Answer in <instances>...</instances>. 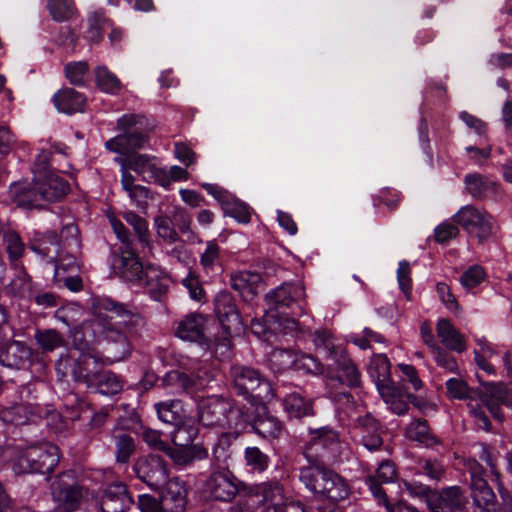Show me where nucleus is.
<instances>
[{
	"label": "nucleus",
	"mask_w": 512,
	"mask_h": 512,
	"mask_svg": "<svg viewBox=\"0 0 512 512\" xmlns=\"http://www.w3.org/2000/svg\"><path fill=\"white\" fill-rule=\"evenodd\" d=\"M93 318L82 322L71 332L72 345L83 355L95 352L86 336L119 346L121 357L131 351L130 338L144 326L142 316L128 305L109 297H95L91 304Z\"/></svg>",
	"instance_id": "obj_1"
},
{
	"label": "nucleus",
	"mask_w": 512,
	"mask_h": 512,
	"mask_svg": "<svg viewBox=\"0 0 512 512\" xmlns=\"http://www.w3.org/2000/svg\"><path fill=\"white\" fill-rule=\"evenodd\" d=\"M447 393L450 398L458 400H470L468 408L475 417L480 429L489 431L491 424L489 418L476 401V396L487 408L493 418L502 422L504 415L500 406L504 405L512 410V386L502 383H485L479 392L472 391L465 381L459 378H450L446 382Z\"/></svg>",
	"instance_id": "obj_2"
},
{
	"label": "nucleus",
	"mask_w": 512,
	"mask_h": 512,
	"mask_svg": "<svg viewBox=\"0 0 512 512\" xmlns=\"http://www.w3.org/2000/svg\"><path fill=\"white\" fill-rule=\"evenodd\" d=\"M116 268L124 281L147 287L154 299H159L167 292L168 285L164 273L154 265L143 266L131 248L122 251Z\"/></svg>",
	"instance_id": "obj_3"
},
{
	"label": "nucleus",
	"mask_w": 512,
	"mask_h": 512,
	"mask_svg": "<svg viewBox=\"0 0 512 512\" xmlns=\"http://www.w3.org/2000/svg\"><path fill=\"white\" fill-rule=\"evenodd\" d=\"M299 480L314 495L332 503L347 499L351 493L347 480L324 465L301 467Z\"/></svg>",
	"instance_id": "obj_4"
},
{
	"label": "nucleus",
	"mask_w": 512,
	"mask_h": 512,
	"mask_svg": "<svg viewBox=\"0 0 512 512\" xmlns=\"http://www.w3.org/2000/svg\"><path fill=\"white\" fill-rule=\"evenodd\" d=\"M310 438L305 444L303 455L307 466L334 465L348 452V445L341 440L337 431L321 427L309 431Z\"/></svg>",
	"instance_id": "obj_5"
},
{
	"label": "nucleus",
	"mask_w": 512,
	"mask_h": 512,
	"mask_svg": "<svg viewBox=\"0 0 512 512\" xmlns=\"http://www.w3.org/2000/svg\"><path fill=\"white\" fill-rule=\"evenodd\" d=\"M59 461V448L51 443H43L17 451L12 459V469L16 474H50Z\"/></svg>",
	"instance_id": "obj_6"
},
{
	"label": "nucleus",
	"mask_w": 512,
	"mask_h": 512,
	"mask_svg": "<svg viewBox=\"0 0 512 512\" xmlns=\"http://www.w3.org/2000/svg\"><path fill=\"white\" fill-rule=\"evenodd\" d=\"M229 378L234 391L246 399L268 401L275 396L271 383L253 367L233 364Z\"/></svg>",
	"instance_id": "obj_7"
},
{
	"label": "nucleus",
	"mask_w": 512,
	"mask_h": 512,
	"mask_svg": "<svg viewBox=\"0 0 512 512\" xmlns=\"http://www.w3.org/2000/svg\"><path fill=\"white\" fill-rule=\"evenodd\" d=\"M102 369L103 360L97 351L79 355L77 358L69 353H62L55 363L58 379L64 380L70 375L75 382L84 383L87 387Z\"/></svg>",
	"instance_id": "obj_8"
},
{
	"label": "nucleus",
	"mask_w": 512,
	"mask_h": 512,
	"mask_svg": "<svg viewBox=\"0 0 512 512\" xmlns=\"http://www.w3.org/2000/svg\"><path fill=\"white\" fill-rule=\"evenodd\" d=\"M0 365L14 370H30L42 373L45 369L41 353L25 342L6 340V334L0 340Z\"/></svg>",
	"instance_id": "obj_9"
},
{
	"label": "nucleus",
	"mask_w": 512,
	"mask_h": 512,
	"mask_svg": "<svg viewBox=\"0 0 512 512\" xmlns=\"http://www.w3.org/2000/svg\"><path fill=\"white\" fill-rule=\"evenodd\" d=\"M468 469L471 477V496L481 512H512L509 504H505L502 508L498 506L496 496L484 479V469L479 463L471 462Z\"/></svg>",
	"instance_id": "obj_10"
},
{
	"label": "nucleus",
	"mask_w": 512,
	"mask_h": 512,
	"mask_svg": "<svg viewBox=\"0 0 512 512\" xmlns=\"http://www.w3.org/2000/svg\"><path fill=\"white\" fill-rule=\"evenodd\" d=\"M234 415H238V412L223 397H207L198 404V421L205 427H232Z\"/></svg>",
	"instance_id": "obj_11"
},
{
	"label": "nucleus",
	"mask_w": 512,
	"mask_h": 512,
	"mask_svg": "<svg viewBox=\"0 0 512 512\" xmlns=\"http://www.w3.org/2000/svg\"><path fill=\"white\" fill-rule=\"evenodd\" d=\"M453 220L467 233L475 236L480 243H483L492 235L495 226L491 215L472 205L462 207L453 216Z\"/></svg>",
	"instance_id": "obj_12"
},
{
	"label": "nucleus",
	"mask_w": 512,
	"mask_h": 512,
	"mask_svg": "<svg viewBox=\"0 0 512 512\" xmlns=\"http://www.w3.org/2000/svg\"><path fill=\"white\" fill-rule=\"evenodd\" d=\"M270 368L277 373L290 368L303 369L311 374H320L323 371L321 363L310 355L298 357L292 350L277 348L269 356Z\"/></svg>",
	"instance_id": "obj_13"
},
{
	"label": "nucleus",
	"mask_w": 512,
	"mask_h": 512,
	"mask_svg": "<svg viewBox=\"0 0 512 512\" xmlns=\"http://www.w3.org/2000/svg\"><path fill=\"white\" fill-rule=\"evenodd\" d=\"M133 470L136 476L151 489H158L167 482V465L160 456L140 457L135 462Z\"/></svg>",
	"instance_id": "obj_14"
},
{
	"label": "nucleus",
	"mask_w": 512,
	"mask_h": 512,
	"mask_svg": "<svg viewBox=\"0 0 512 512\" xmlns=\"http://www.w3.org/2000/svg\"><path fill=\"white\" fill-rule=\"evenodd\" d=\"M156 157L148 154L132 153L126 157H117L116 163H126L130 170L137 173L142 180L157 184L167 183L165 168L157 165Z\"/></svg>",
	"instance_id": "obj_15"
},
{
	"label": "nucleus",
	"mask_w": 512,
	"mask_h": 512,
	"mask_svg": "<svg viewBox=\"0 0 512 512\" xmlns=\"http://www.w3.org/2000/svg\"><path fill=\"white\" fill-rule=\"evenodd\" d=\"M305 296V287L301 282H285L270 290L265 295V302L270 310L280 311L293 304H299L301 307Z\"/></svg>",
	"instance_id": "obj_16"
},
{
	"label": "nucleus",
	"mask_w": 512,
	"mask_h": 512,
	"mask_svg": "<svg viewBox=\"0 0 512 512\" xmlns=\"http://www.w3.org/2000/svg\"><path fill=\"white\" fill-rule=\"evenodd\" d=\"M215 313L229 335L239 334L242 331V320L234 297L227 291H220L214 299Z\"/></svg>",
	"instance_id": "obj_17"
},
{
	"label": "nucleus",
	"mask_w": 512,
	"mask_h": 512,
	"mask_svg": "<svg viewBox=\"0 0 512 512\" xmlns=\"http://www.w3.org/2000/svg\"><path fill=\"white\" fill-rule=\"evenodd\" d=\"M205 491L212 499L229 502L238 493L236 478L229 470L215 471L206 480Z\"/></svg>",
	"instance_id": "obj_18"
},
{
	"label": "nucleus",
	"mask_w": 512,
	"mask_h": 512,
	"mask_svg": "<svg viewBox=\"0 0 512 512\" xmlns=\"http://www.w3.org/2000/svg\"><path fill=\"white\" fill-rule=\"evenodd\" d=\"M467 504V499L458 486L443 488L434 491L430 496L429 509L432 512H462Z\"/></svg>",
	"instance_id": "obj_19"
},
{
	"label": "nucleus",
	"mask_w": 512,
	"mask_h": 512,
	"mask_svg": "<svg viewBox=\"0 0 512 512\" xmlns=\"http://www.w3.org/2000/svg\"><path fill=\"white\" fill-rule=\"evenodd\" d=\"M176 336L182 340L197 343L201 347H209L206 336V318L200 313L186 315L178 324Z\"/></svg>",
	"instance_id": "obj_20"
},
{
	"label": "nucleus",
	"mask_w": 512,
	"mask_h": 512,
	"mask_svg": "<svg viewBox=\"0 0 512 512\" xmlns=\"http://www.w3.org/2000/svg\"><path fill=\"white\" fill-rule=\"evenodd\" d=\"M52 495L60 512H75L79 509L84 488L79 484H67L62 480L52 485Z\"/></svg>",
	"instance_id": "obj_21"
},
{
	"label": "nucleus",
	"mask_w": 512,
	"mask_h": 512,
	"mask_svg": "<svg viewBox=\"0 0 512 512\" xmlns=\"http://www.w3.org/2000/svg\"><path fill=\"white\" fill-rule=\"evenodd\" d=\"M132 504V497L126 485L121 482L108 485L100 498L102 512H126Z\"/></svg>",
	"instance_id": "obj_22"
},
{
	"label": "nucleus",
	"mask_w": 512,
	"mask_h": 512,
	"mask_svg": "<svg viewBox=\"0 0 512 512\" xmlns=\"http://www.w3.org/2000/svg\"><path fill=\"white\" fill-rule=\"evenodd\" d=\"M149 136L142 130L119 134L105 143L106 149L111 152L124 155L125 157L135 153L137 149L148 146Z\"/></svg>",
	"instance_id": "obj_23"
},
{
	"label": "nucleus",
	"mask_w": 512,
	"mask_h": 512,
	"mask_svg": "<svg viewBox=\"0 0 512 512\" xmlns=\"http://www.w3.org/2000/svg\"><path fill=\"white\" fill-rule=\"evenodd\" d=\"M355 428L359 431L361 442L367 450L373 452L382 448V429L370 413L358 416L355 420Z\"/></svg>",
	"instance_id": "obj_24"
},
{
	"label": "nucleus",
	"mask_w": 512,
	"mask_h": 512,
	"mask_svg": "<svg viewBox=\"0 0 512 512\" xmlns=\"http://www.w3.org/2000/svg\"><path fill=\"white\" fill-rule=\"evenodd\" d=\"M161 493L162 509L164 512H184L187 505V488L178 478H172L165 483Z\"/></svg>",
	"instance_id": "obj_25"
},
{
	"label": "nucleus",
	"mask_w": 512,
	"mask_h": 512,
	"mask_svg": "<svg viewBox=\"0 0 512 512\" xmlns=\"http://www.w3.org/2000/svg\"><path fill=\"white\" fill-rule=\"evenodd\" d=\"M35 179L45 204L62 199L69 190L68 182L54 173L35 176Z\"/></svg>",
	"instance_id": "obj_26"
},
{
	"label": "nucleus",
	"mask_w": 512,
	"mask_h": 512,
	"mask_svg": "<svg viewBox=\"0 0 512 512\" xmlns=\"http://www.w3.org/2000/svg\"><path fill=\"white\" fill-rule=\"evenodd\" d=\"M259 489L263 494L264 501L268 505L274 506L277 512H305L299 503L284 502L283 488L279 482L262 483Z\"/></svg>",
	"instance_id": "obj_27"
},
{
	"label": "nucleus",
	"mask_w": 512,
	"mask_h": 512,
	"mask_svg": "<svg viewBox=\"0 0 512 512\" xmlns=\"http://www.w3.org/2000/svg\"><path fill=\"white\" fill-rule=\"evenodd\" d=\"M331 379L349 388H355L360 385V372L350 358L340 355L335 360Z\"/></svg>",
	"instance_id": "obj_28"
},
{
	"label": "nucleus",
	"mask_w": 512,
	"mask_h": 512,
	"mask_svg": "<svg viewBox=\"0 0 512 512\" xmlns=\"http://www.w3.org/2000/svg\"><path fill=\"white\" fill-rule=\"evenodd\" d=\"M10 194L14 202L24 209L41 208L45 206L40 189L36 188V179L33 185L14 184L10 188Z\"/></svg>",
	"instance_id": "obj_29"
},
{
	"label": "nucleus",
	"mask_w": 512,
	"mask_h": 512,
	"mask_svg": "<svg viewBox=\"0 0 512 512\" xmlns=\"http://www.w3.org/2000/svg\"><path fill=\"white\" fill-rule=\"evenodd\" d=\"M53 103L59 112L73 114L82 112L86 106V98L73 88H63L53 96Z\"/></svg>",
	"instance_id": "obj_30"
},
{
	"label": "nucleus",
	"mask_w": 512,
	"mask_h": 512,
	"mask_svg": "<svg viewBox=\"0 0 512 512\" xmlns=\"http://www.w3.org/2000/svg\"><path fill=\"white\" fill-rule=\"evenodd\" d=\"M438 337L442 344L450 350L463 352L466 349L464 336L445 318L438 320L436 325Z\"/></svg>",
	"instance_id": "obj_31"
},
{
	"label": "nucleus",
	"mask_w": 512,
	"mask_h": 512,
	"mask_svg": "<svg viewBox=\"0 0 512 512\" xmlns=\"http://www.w3.org/2000/svg\"><path fill=\"white\" fill-rule=\"evenodd\" d=\"M122 387L123 383L120 377L112 371L103 368L88 386V389L101 395L113 396L119 393Z\"/></svg>",
	"instance_id": "obj_32"
},
{
	"label": "nucleus",
	"mask_w": 512,
	"mask_h": 512,
	"mask_svg": "<svg viewBox=\"0 0 512 512\" xmlns=\"http://www.w3.org/2000/svg\"><path fill=\"white\" fill-rule=\"evenodd\" d=\"M178 466H188L195 461H201L208 457V451L201 445L173 448L168 446L164 452Z\"/></svg>",
	"instance_id": "obj_33"
},
{
	"label": "nucleus",
	"mask_w": 512,
	"mask_h": 512,
	"mask_svg": "<svg viewBox=\"0 0 512 512\" xmlns=\"http://www.w3.org/2000/svg\"><path fill=\"white\" fill-rule=\"evenodd\" d=\"M34 341L38 347L36 350L41 353L42 358L44 354L51 353L56 349L65 347L67 344L64 335L58 330L52 328L36 329L34 333Z\"/></svg>",
	"instance_id": "obj_34"
},
{
	"label": "nucleus",
	"mask_w": 512,
	"mask_h": 512,
	"mask_svg": "<svg viewBox=\"0 0 512 512\" xmlns=\"http://www.w3.org/2000/svg\"><path fill=\"white\" fill-rule=\"evenodd\" d=\"M158 419L173 427H179L184 423V410L182 402L178 399H171L154 404Z\"/></svg>",
	"instance_id": "obj_35"
},
{
	"label": "nucleus",
	"mask_w": 512,
	"mask_h": 512,
	"mask_svg": "<svg viewBox=\"0 0 512 512\" xmlns=\"http://www.w3.org/2000/svg\"><path fill=\"white\" fill-rule=\"evenodd\" d=\"M466 192L475 199H482L488 193H496L498 184L479 173L467 174L464 178Z\"/></svg>",
	"instance_id": "obj_36"
},
{
	"label": "nucleus",
	"mask_w": 512,
	"mask_h": 512,
	"mask_svg": "<svg viewBox=\"0 0 512 512\" xmlns=\"http://www.w3.org/2000/svg\"><path fill=\"white\" fill-rule=\"evenodd\" d=\"M261 281L260 274L250 271H239L231 274L230 285L242 296L254 295L258 284Z\"/></svg>",
	"instance_id": "obj_37"
},
{
	"label": "nucleus",
	"mask_w": 512,
	"mask_h": 512,
	"mask_svg": "<svg viewBox=\"0 0 512 512\" xmlns=\"http://www.w3.org/2000/svg\"><path fill=\"white\" fill-rule=\"evenodd\" d=\"M409 439L419 442L425 447L431 448L439 444V439L432 433L426 420L415 419L407 427Z\"/></svg>",
	"instance_id": "obj_38"
},
{
	"label": "nucleus",
	"mask_w": 512,
	"mask_h": 512,
	"mask_svg": "<svg viewBox=\"0 0 512 512\" xmlns=\"http://www.w3.org/2000/svg\"><path fill=\"white\" fill-rule=\"evenodd\" d=\"M252 427L263 438H277L282 431L281 422L267 412L259 413L254 419Z\"/></svg>",
	"instance_id": "obj_39"
},
{
	"label": "nucleus",
	"mask_w": 512,
	"mask_h": 512,
	"mask_svg": "<svg viewBox=\"0 0 512 512\" xmlns=\"http://www.w3.org/2000/svg\"><path fill=\"white\" fill-rule=\"evenodd\" d=\"M162 382L165 387L171 388L175 394L194 392L193 385L195 383L192 380V376L180 370L169 371L164 376Z\"/></svg>",
	"instance_id": "obj_40"
},
{
	"label": "nucleus",
	"mask_w": 512,
	"mask_h": 512,
	"mask_svg": "<svg viewBox=\"0 0 512 512\" xmlns=\"http://www.w3.org/2000/svg\"><path fill=\"white\" fill-rule=\"evenodd\" d=\"M284 409L290 417L300 419L312 415V404L298 393L287 395L283 401Z\"/></svg>",
	"instance_id": "obj_41"
},
{
	"label": "nucleus",
	"mask_w": 512,
	"mask_h": 512,
	"mask_svg": "<svg viewBox=\"0 0 512 512\" xmlns=\"http://www.w3.org/2000/svg\"><path fill=\"white\" fill-rule=\"evenodd\" d=\"M244 461L248 470L252 473H263L270 464L269 456L256 446L245 448Z\"/></svg>",
	"instance_id": "obj_42"
},
{
	"label": "nucleus",
	"mask_w": 512,
	"mask_h": 512,
	"mask_svg": "<svg viewBox=\"0 0 512 512\" xmlns=\"http://www.w3.org/2000/svg\"><path fill=\"white\" fill-rule=\"evenodd\" d=\"M200 265L206 274L221 269L220 247L215 241H208L204 252L200 255Z\"/></svg>",
	"instance_id": "obj_43"
},
{
	"label": "nucleus",
	"mask_w": 512,
	"mask_h": 512,
	"mask_svg": "<svg viewBox=\"0 0 512 512\" xmlns=\"http://www.w3.org/2000/svg\"><path fill=\"white\" fill-rule=\"evenodd\" d=\"M231 434H222L212 451V465L219 470H228V460L231 458L229 452Z\"/></svg>",
	"instance_id": "obj_44"
},
{
	"label": "nucleus",
	"mask_w": 512,
	"mask_h": 512,
	"mask_svg": "<svg viewBox=\"0 0 512 512\" xmlns=\"http://www.w3.org/2000/svg\"><path fill=\"white\" fill-rule=\"evenodd\" d=\"M115 456L119 463H126L135 451L134 439L127 433L118 431L113 435Z\"/></svg>",
	"instance_id": "obj_45"
},
{
	"label": "nucleus",
	"mask_w": 512,
	"mask_h": 512,
	"mask_svg": "<svg viewBox=\"0 0 512 512\" xmlns=\"http://www.w3.org/2000/svg\"><path fill=\"white\" fill-rule=\"evenodd\" d=\"M49 245L56 247V252H60V239L56 232L47 231L36 237L29 245V248L42 257H47L50 253Z\"/></svg>",
	"instance_id": "obj_46"
},
{
	"label": "nucleus",
	"mask_w": 512,
	"mask_h": 512,
	"mask_svg": "<svg viewBox=\"0 0 512 512\" xmlns=\"http://www.w3.org/2000/svg\"><path fill=\"white\" fill-rule=\"evenodd\" d=\"M47 8L57 22L70 20L76 12L73 0H48Z\"/></svg>",
	"instance_id": "obj_47"
},
{
	"label": "nucleus",
	"mask_w": 512,
	"mask_h": 512,
	"mask_svg": "<svg viewBox=\"0 0 512 512\" xmlns=\"http://www.w3.org/2000/svg\"><path fill=\"white\" fill-rule=\"evenodd\" d=\"M379 393L395 414L403 415L407 412L408 403L392 386H379Z\"/></svg>",
	"instance_id": "obj_48"
},
{
	"label": "nucleus",
	"mask_w": 512,
	"mask_h": 512,
	"mask_svg": "<svg viewBox=\"0 0 512 512\" xmlns=\"http://www.w3.org/2000/svg\"><path fill=\"white\" fill-rule=\"evenodd\" d=\"M95 78L97 86L106 93L116 94L121 89L120 80L104 66L97 67Z\"/></svg>",
	"instance_id": "obj_49"
},
{
	"label": "nucleus",
	"mask_w": 512,
	"mask_h": 512,
	"mask_svg": "<svg viewBox=\"0 0 512 512\" xmlns=\"http://www.w3.org/2000/svg\"><path fill=\"white\" fill-rule=\"evenodd\" d=\"M371 376L375 379V384L379 390V386H389L387 381L389 380L390 364L388 359L383 356H377L371 363L369 368Z\"/></svg>",
	"instance_id": "obj_50"
},
{
	"label": "nucleus",
	"mask_w": 512,
	"mask_h": 512,
	"mask_svg": "<svg viewBox=\"0 0 512 512\" xmlns=\"http://www.w3.org/2000/svg\"><path fill=\"white\" fill-rule=\"evenodd\" d=\"M88 29L85 38L91 43H98L102 40V30L107 25V19L102 12L92 13L88 19Z\"/></svg>",
	"instance_id": "obj_51"
},
{
	"label": "nucleus",
	"mask_w": 512,
	"mask_h": 512,
	"mask_svg": "<svg viewBox=\"0 0 512 512\" xmlns=\"http://www.w3.org/2000/svg\"><path fill=\"white\" fill-rule=\"evenodd\" d=\"M154 226L158 237L168 243H175L180 240L177 230L171 221V218L159 215L154 219Z\"/></svg>",
	"instance_id": "obj_52"
},
{
	"label": "nucleus",
	"mask_w": 512,
	"mask_h": 512,
	"mask_svg": "<svg viewBox=\"0 0 512 512\" xmlns=\"http://www.w3.org/2000/svg\"><path fill=\"white\" fill-rule=\"evenodd\" d=\"M125 221L133 228L138 241L146 246L149 244V230L147 221L132 211L123 213Z\"/></svg>",
	"instance_id": "obj_53"
},
{
	"label": "nucleus",
	"mask_w": 512,
	"mask_h": 512,
	"mask_svg": "<svg viewBox=\"0 0 512 512\" xmlns=\"http://www.w3.org/2000/svg\"><path fill=\"white\" fill-rule=\"evenodd\" d=\"M6 251L11 262L19 260L25 251L21 237L15 231H7L3 235Z\"/></svg>",
	"instance_id": "obj_54"
},
{
	"label": "nucleus",
	"mask_w": 512,
	"mask_h": 512,
	"mask_svg": "<svg viewBox=\"0 0 512 512\" xmlns=\"http://www.w3.org/2000/svg\"><path fill=\"white\" fill-rule=\"evenodd\" d=\"M88 70L89 66L85 61L70 62L65 66V74L67 79L71 84L77 86L85 84Z\"/></svg>",
	"instance_id": "obj_55"
},
{
	"label": "nucleus",
	"mask_w": 512,
	"mask_h": 512,
	"mask_svg": "<svg viewBox=\"0 0 512 512\" xmlns=\"http://www.w3.org/2000/svg\"><path fill=\"white\" fill-rule=\"evenodd\" d=\"M26 411L27 408L22 404L5 408L0 412V420L5 424H13L15 426L26 424L29 419Z\"/></svg>",
	"instance_id": "obj_56"
},
{
	"label": "nucleus",
	"mask_w": 512,
	"mask_h": 512,
	"mask_svg": "<svg viewBox=\"0 0 512 512\" xmlns=\"http://www.w3.org/2000/svg\"><path fill=\"white\" fill-rule=\"evenodd\" d=\"M181 283L188 291L192 300L197 302L205 301V290L195 272L189 271L187 276L182 279Z\"/></svg>",
	"instance_id": "obj_57"
},
{
	"label": "nucleus",
	"mask_w": 512,
	"mask_h": 512,
	"mask_svg": "<svg viewBox=\"0 0 512 512\" xmlns=\"http://www.w3.org/2000/svg\"><path fill=\"white\" fill-rule=\"evenodd\" d=\"M79 230L77 225L74 223H70L65 225L59 236L60 239V249L70 248L73 250H78L80 248V242L78 240Z\"/></svg>",
	"instance_id": "obj_58"
},
{
	"label": "nucleus",
	"mask_w": 512,
	"mask_h": 512,
	"mask_svg": "<svg viewBox=\"0 0 512 512\" xmlns=\"http://www.w3.org/2000/svg\"><path fill=\"white\" fill-rule=\"evenodd\" d=\"M196 436V430L194 428H187L184 423L180 424L179 427H174L171 432V441L175 445L174 448L188 447L193 442Z\"/></svg>",
	"instance_id": "obj_59"
},
{
	"label": "nucleus",
	"mask_w": 512,
	"mask_h": 512,
	"mask_svg": "<svg viewBox=\"0 0 512 512\" xmlns=\"http://www.w3.org/2000/svg\"><path fill=\"white\" fill-rule=\"evenodd\" d=\"M419 473L433 480H440L444 473V467L438 460L420 459L417 463Z\"/></svg>",
	"instance_id": "obj_60"
},
{
	"label": "nucleus",
	"mask_w": 512,
	"mask_h": 512,
	"mask_svg": "<svg viewBox=\"0 0 512 512\" xmlns=\"http://www.w3.org/2000/svg\"><path fill=\"white\" fill-rule=\"evenodd\" d=\"M485 278V272L479 265L469 267L460 277V283L467 289L479 285Z\"/></svg>",
	"instance_id": "obj_61"
},
{
	"label": "nucleus",
	"mask_w": 512,
	"mask_h": 512,
	"mask_svg": "<svg viewBox=\"0 0 512 512\" xmlns=\"http://www.w3.org/2000/svg\"><path fill=\"white\" fill-rule=\"evenodd\" d=\"M144 126V118L136 114H126L117 121V129L122 131L121 134L142 130Z\"/></svg>",
	"instance_id": "obj_62"
},
{
	"label": "nucleus",
	"mask_w": 512,
	"mask_h": 512,
	"mask_svg": "<svg viewBox=\"0 0 512 512\" xmlns=\"http://www.w3.org/2000/svg\"><path fill=\"white\" fill-rule=\"evenodd\" d=\"M170 218L174 225V228L175 229L177 228L180 233H182V234L192 233V231H191L192 218H191L190 214L187 211H185L183 208H179V207L174 208Z\"/></svg>",
	"instance_id": "obj_63"
},
{
	"label": "nucleus",
	"mask_w": 512,
	"mask_h": 512,
	"mask_svg": "<svg viewBox=\"0 0 512 512\" xmlns=\"http://www.w3.org/2000/svg\"><path fill=\"white\" fill-rule=\"evenodd\" d=\"M438 366L449 372H457L458 365L453 356L447 353L441 346L432 351Z\"/></svg>",
	"instance_id": "obj_64"
}]
</instances>
